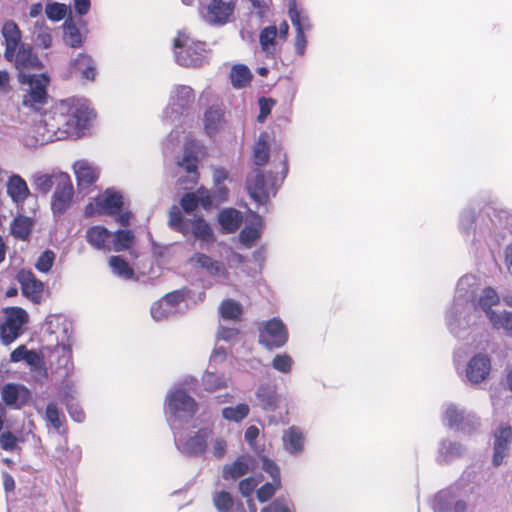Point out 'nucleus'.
I'll list each match as a JSON object with an SVG mask.
<instances>
[{
    "mask_svg": "<svg viewBox=\"0 0 512 512\" xmlns=\"http://www.w3.org/2000/svg\"><path fill=\"white\" fill-rule=\"evenodd\" d=\"M93 111L83 102L68 98L56 103L44 115L43 123L48 133L57 138L79 135L93 118Z\"/></svg>",
    "mask_w": 512,
    "mask_h": 512,
    "instance_id": "1",
    "label": "nucleus"
},
{
    "mask_svg": "<svg viewBox=\"0 0 512 512\" xmlns=\"http://www.w3.org/2000/svg\"><path fill=\"white\" fill-rule=\"evenodd\" d=\"M176 62L184 67H200L206 60V43L179 31L173 41Z\"/></svg>",
    "mask_w": 512,
    "mask_h": 512,
    "instance_id": "2",
    "label": "nucleus"
},
{
    "mask_svg": "<svg viewBox=\"0 0 512 512\" xmlns=\"http://www.w3.org/2000/svg\"><path fill=\"white\" fill-rule=\"evenodd\" d=\"M18 81L30 86V89L23 95V106L39 111L47 103V87L50 83L48 75L45 73H22L18 74Z\"/></svg>",
    "mask_w": 512,
    "mask_h": 512,
    "instance_id": "3",
    "label": "nucleus"
},
{
    "mask_svg": "<svg viewBox=\"0 0 512 512\" xmlns=\"http://www.w3.org/2000/svg\"><path fill=\"white\" fill-rule=\"evenodd\" d=\"M4 321L0 324V340L9 345L23 333V326L29 320L28 313L21 307L13 306L4 309Z\"/></svg>",
    "mask_w": 512,
    "mask_h": 512,
    "instance_id": "4",
    "label": "nucleus"
},
{
    "mask_svg": "<svg viewBox=\"0 0 512 512\" xmlns=\"http://www.w3.org/2000/svg\"><path fill=\"white\" fill-rule=\"evenodd\" d=\"M258 332L259 344L270 351L283 347L289 339L286 325L277 317L262 322Z\"/></svg>",
    "mask_w": 512,
    "mask_h": 512,
    "instance_id": "5",
    "label": "nucleus"
},
{
    "mask_svg": "<svg viewBox=\"0 0 512 512\" xmlns=\"http://www.w3.org/2000/svg\"><path fill=\"white\" fill-rule=\"evenodd\" d=\"M96 74V63L93 58L90 55L81 52L69 61L63 78H78L80 81L86 82L94 81Z\"/></svg>",
    "mask_w": 512,
    "mask_h": 512,
    "instance_id": "6",
    "label": "nucleus"
},
{
    "mask_svg": "<svg viewBox=\"0 0 512 512\" xmlns=\"http://www.w3.org/2000/svg\"><path fill=\"white\" fill-rule=\"evenodd\" d=\"M59 184L52 195L51 208L54 214H63L71 205L74 188L67 173H59Z\"/></svg>",
    "mask_w": 512,
    "mask_h": 512,
    "instance_id": "7",
    "label": "nucleus"
},
{
    "mask_svg": "<svg viewBox=\"0 0 512 512\" xmlns=\"http://www.w3.org/2000/svg\"><path fill=\"white\" fill-rule=\"evenodd\" d=\"M512 443V427L508 423H501L493 432L492 463L495 467L503 463Z\"/></svg>",
    "mask_w": 512,
    "mask_h": 512,
    "instance_id": "8",
    "label": "nucleus"
},
{
    "mask_svg": "<svg viewBox=\"0 0 512 512\" xmlns=\"http://www.w3.org/2000/svg\"><path fill=\"white\" fill-rule=\"evenodd\" d=\"M235 9L232 1L210 0L203 8V18L213 25H224L229 21Z\"/></svg>",
    "mask_w": 512,
    "mask_h": 512,
    "instance_id": "9",
    "label": "nucleus"
},
{
    "mask_svg": "<svg viewBox=\"0 0 512 512\" xmlns=\"http://www.w3.org/2000/svg\"><path fill=\"white\" fill-rule=\"evenodd\" d=\"M123 197L116 192H106L105 196L97 199L95 207L92 203L88 204L85 209V214L88 217L93 216L95 213L99 215H115L122 209Z\"/></svg>",
    "mask_w": 512,
    "mask_h": 512,
    "instance_id": "10",
    "label": "nucleus"
},
{
    "mask_svg": "<svg viewBox=\"0 0 512 512\" xmlns=\"http://www.w3.org/2000/svg\"><path fill=\"white\" fill-rule=\"evenodd\" d=\"M288 15L289 18L293 24V26L296 29V35H295V50L298 55H304L306 46H307V39L305 36V30H308L310 28V25L308 23L307 17H302L300 11L297 8L296 2L293 0L289 4L288 9Z\"/></svg>",
    "mask_w": 512,
    "mask_h": 512,
    "instance_id": "11",
    "label": "nucleus"
},
{
    "mask_svg": "<svg viewBox=\"0 0 512 512\" xmlns=\"http://www.w3.org/2000/svg\"><path fill=\"white\" fill-rule=\"evenodd\" d=\"M6 60L14 62L15 68L19 72L18 74L26 73V71L30 70H41L43 67L38 56L33 53L32 47L24 43L17 47L10 59Z\"/></svg>",
    "mask_w": 512,
    "mask_h": 512,
    "instance_id": "12",
    "label": "nucleus"
},
{
    "mask_svg": "<svg viewBox=\"0 0 512 512\" xmlns=\"http://www.w3.org/2000/svg\"><path fill=\"white\" fill-rule=\"evenodd\" d=\"M168 407L172 414H186L192 417L198 409V404L185 390L178 389L168 398Z\"/></svg>",
    "mask_w": 512,
    "mask_h": 512,
    "instance_id": "13",
    "label": "nucleus"
},
{
    "mask_svg": "<svg viewBox=\"0 0 512 512\" xmlns=\"http://www.w3.org/2000/svg\"><path fill=\"white\" fill-rule=\"evenodd\" d=\"M491 360L482 353L474 355L468 362L466 367V376L473 384L483 382L490 374Z\"/></svg>",
    "mask_w": 512,
    "mask_h": 512,
    "instance_id": "14",
    "label": "nucleus"
},
{
    "mask_svg": "<svg viewBox=\"0 0 512 512\" xmlns=\"http://www.w3.org/2000/svg\"><path fill=\"white\" fill-rule=\"evenodd\" d=\"M247 189L250 197L259 204H266L269 200V191L263 172L255 169L247 177Z\"/></svg>",
    "mask_w": 512,
    "mask_h": 512,
    "instance_id": "15",
    "label": "nucleus"
},
{
    "mask_svg": "<svg viewBox=\"0 0 512 512\" xmlns=\"http://www.w3.org/2000/svg\"><path fill=\"white\" fill-rule=\"evenodd\" d=\"M17 279L21 285L24 296L35 303H39L42 298L43 283L38 280L31 271L21 270Z\"/></svg>",
    "mask_w": 512,
    "mask_h": 512,
    "instance_id": "16",
    "label": "nucleus"
},
{
    "mask_svg": "<svg viewBox=\"0 0 512 512\" xmlns=\"http://www.w3.org/2000/svg\"><path fill=\"white\" fill-rule=\"evenodd\" d=\"M189 263L196 268L205 270L210 276H226L227 269L223 262L213 259L205 253L197 252L193 254Z\"/></svg>",
    "mask_w": 512,
    "mask_h": 512,
    "instance_id": "17",
    "label": "nucleus"
},
{
    "mask_svg": "<svg viewBox=\"0 0 512 512\" xmlns=\"http://www.w3.org/2000/svg\"><path fill=\"white\" fill-rule=\"evenodd\" d=\"M73 168L77 186L81 190L89 188L99 178V170L87 160H79L75 162Z\"/></svg>",
    "mask_w": 512,
    "mask_h": 512,
    "instance_id": "18",
    "label": "nucleus"
},
{
    "mask_svg": "<svg viewBox=\"0 0 512 512\" xmlns=\"http://www.w3.org/2000/svg\"><path fill=\"white\" fill-rule=\"evenodd\" d=\"M1 32L5 40L4 56L6 59H10L17 47L23 44L21 42L22 34L18 25L12 20L6 21L3 24Z\"/></svg>",
    "mask_w": 512,
    "mask_h": 512,
    "instance_id": "19",
    "label": "nucleus"
},
{
    "mask_svg": "<svg viewBox=\"0 0 512 512\" xmlns=\"http://www.w3.org/2000/svg\"><path fill=\"white\" fill-rule=\"evenodd\" d=\"M86 241L96 250L111 251L112 233L104 226L95 225L86 230Z\"/></svg>",
    "mask_w": 512,
    "mask_h": 512,
    "instance_id": "20",
    "label": "nucleus"
},
{
    "mask_svg": "<svg viewBox=\"0 0 512 512\" xmlns=\"http://www.w3.org/2000/svg\"><path fill=\"white\" fill-rule=\"evenodd\" d=\"M252 459L249 455H240L232 463L226 464L222 469L224 480H237L250 471Z\"/></svg>",
    "mask_w": 512,
    "mask_h": 512,
    "instance_id": "21",
    "label": "nucleus"
},
{
    "mask_svg": "<svg viewBox=\"0 0 512 512\" xmlns=\"http://www.w3.org/2000/svg\"><path fill=\"white\" fill-rule=\"evenodd\" d=\"M210 431L207 429H199L194 436L189 437L183 443V452L190 456L203 454L207 449V439Z\"/></svg>",
    "mask_w": 512,
    "mask_h": 512,
    "instance_id": "22",
    "label": "nucleus"
},
{
    "mask_svg": "<svg viewBox=\"0 0 512 512\" xmlns=\"http://www.w3.org/2000/svg\"><path fill=\"white\" fill-rule=\"evenodd\" d=\"M7 193L15 203H23L30 196L26 181L16 174L7 182Z\"/></svg>",
    "mask_w": 512,
    "mask_h": 512,
    "instance_id": "23",
    "label": "nucleus"
},
{
    "mask_svg": "<svg viewBox=\"0 0 512 512\" xmlns=\"http://www.w3.org/2000/svg\"><path fill=\"white\" fill-rule=\"evenodd\" d=\"M241 213L234 208L222 209L218 214V222L225 233L236 232L242 223Z\"/></svg>",
    "mask_w": 512,
    "mask_h": 512,
    "instance_id": "24",
    "label": "nucleus"
},
{
    "mask_svg": "<svg viewBox=\"0 0 512 512\" xmlns=\"http://www.w3.org/2000/svg\"><path fill=\"white\" fill-rule=\"evenodd\" d=\"M256 398L263 410L274 411L279 404V396L276 387L270 384H262L256 391Z\"/></svg>",
    "mask_w": 512,
    "mask_h": 512,
    "instance_id": "25",
    "label": "nucleus"
},
{
    "mask_svg": "<svg viewBox=\"0 0 512 512\" xmlns=\"http://www.w3.org/2000/svg\"><path fill=\"white\" fill-rule=\"evenodd\" d=\"M225 123L222 109L212 106L204 114V128L208 135L213 136L220 131Z\"/></svg>",
    "mask_w": 512,
    "mask_h": 512,
    "instance_id": "26",
    "label": "nucleus"
},
{
    "mask_svg": "<svg viewBox=\"0 0 512 512\" xmlns=\"http://www.w3.org/2000/svg\"><path fill=\"white\" fill-rule=\"evenodd\" d=\"M34 221L32 218L18 215L11 223V234L20 240H27L33 230Z\"/></svg>",
    "mask_w": 512,
    "mask_h": 512,
    "instance_id": "27",
    "label": "nucleus"
},
{
    "mask_svg": "<svg viewBox=\"0 0 512 512\" xmlns=\"http://www.w3.org/2000/svg\"><path fill=\"white\" fill-rule=\"evenodd\" d=\"M278 30L275 25L263 28L259 35L261 49L267 56H274L276 50V37Z\"/></svg>",
    "mask_w": 512,
    "mask_h": 512,
    "instance_id": "28",
    "label": "nucleus"
},
{
    "mask_svg": "<svg viewBox=\"0 0 512 512\" xmlns=\"http://www.w3.org/2000/svg\"><path fill=\"white\" fill-rule=\"evenodd\" d=\"M45 419L58 433H67L65 416L60 413L56 403H48L45 411Z\"/></svg>",
    "mask_w": 512,
    "mask_h": 512,
    "instance_id": "29",
    "label": "nucleus"
},
{
    "mask_svg": "<svg viewBox=\"0 0 512 512\" xmlns=\"http://www.w3.org/2000/svg\"><path fill=\"white\" fill-rule=\"evenodd\" d=\"M283 441L286 449L292 454L299 453L303 450L304 436L297 427H290L283 436Z\"/></svg>",
    "mask_w": 512,
    "mask_h": 512,
    "instance_id": "30",
    "label": "nucleus"
},
{
    "mask_svg": "<svg viewBox=\"0 0 512 512\" xmlns=\"http://www.w3.org/2000/svg\"><path fill=\"white\" fill-rule=\"evenodd\" d=\"M111 250L121 252L130 249L134 243V233L131 230L119 229L112 233Z\"/></svg>",
    "mask_w": 512,
    "mask_h": 512,
    "instance_id": "31",
    "label": "nucleus"
},
{
    "mask_svg": "<svg viewBox=\"0 0 512 512\" xmlns=\"http://www.w3.org/2000/svg\"><path fill=\"white\" fill-rule=\"evenodd\" d=\"M193 236L204 242L214 241V233L211 226L205 221L203 217H196L190 220Z\"/></svg>",
    "mask_w": 512,
    "mask_h": 512,
    "instance_id": "32",
    "label": "nucleus"
},
{
    "mask_svg": "<svg viewBox=\"0 0 512 512\" xmlns=\"http://www.w3.org/2000/svg\"><path fill=\"white\" fill-rule=\"evenodd\" d=\"M168 224L171 229L186 236L190 232V220H185L178 206L173 205L169 210Z\"/></svg>",
    "mask_w": 512,
    "mask_h": 512,
    "instance_id": "33",
    "label": "nucleus"
},
{
    "mask_svg": "<svg viewBox=\"0 0 512 512\" xmlns=\"http://www.w3.org/2000/svg\"><path fill=\"white\" fill-rule=\"evenodd\" d=\"M63 39L66 45L72 48H79L84 43V37L77 26L73 23L72 19H68L64 23Z\"/></svg>",
    "mask_w": 512,
    "mask_h": 512,
    "instance_id": "34",
    "label": "nucleus"
},
{
    "mask_svg": "<svg viewBox=\"0 0 512 512\" xmlns=\"http://www.w3.org/2000/svg\"><path fill=\"white\" fill-rule=\"evenodd\" d=\"M109 266L112 271L121 278L130 280L135 277L134 269L121 256H111L109 259Z\"/></svg>",
    "mask_w": 512,
    "mask_h": 512,
    "instance_id": "35",
    "label": "nucleus"
},
{
    "mask_svg": "<svg viewBox=\"0 0 512 512\" xmlns=\"http://www.w3.org/2000/svg\"><path fill=\"white\" fill-rule=\"evenodd\" d=\"M261 222L253 225L245 226L239 233V241L246 247L251 248L254 243L261 237Z\"/></svg>",
    "mask_w": 512,
    "mask_h": 512,
    "instance_id": "36",
    "label": "nucleus"
},
{
    "mask_svg": "<svg viewBox=\"0 0 512 512\" xmlns=\"http://www.w3.org/2000/svg\"><path fill=\"white\" fill-rule=\"evenodd\" d=\"M194 98L195 94L191 87L186 85H178L174 89L172 105L185 108L194 101Z\"/></svg>",
    "mask_w": 512,
    "mask_h": 512,
    "instance_id": "37",
    "label": "nucleus"
},
{
    "mask_svg": "<svg viewBox=\"0 0 512 512\" xmlns=\"http://www.w3.org/2000/svg\"><path fill=\"white\" fill-rule=\"evenodd\" d=\"M231 83L235 88H243L247 86L252 75L248 67L242 64L234 65L230 73Z\"/></svg>",
    "mask_w": 512,
    "mask_h": 512,
    "instance_id": "38",
    "label": "nucleus"
},
{
    "mask_svg": "<svg viewBox=\"0 0 512 512\" xmlns=\"http://www.w3.org/2000/svg\"><path fill=\"white\" fill-rule=\"evenodd\" d=\"M202 383L204 389L210 393L225 388L227 386V382L224 375H219L217 373L210 371L205 372V374L202 377Z\"/></svg>",
    "mask_w": 512,
    "mask_h": 512,
    "instance_id": "39",
    "label": "nucleus"
},
{
    "mask_svg": "<svg viewBox=\"0 0 512 512\" xmlns=\"http://www.w3.org/2000/svg\"><path fill=\"white\" fill-rule=\"evenodd\" d=\"M213 504L218 512H232L235 505L232 495L225 491H217L213 494Z\"/></svg>",
    "mask_w": 512,
    "mask_h": 512,
    "instance_id": "40",
    "label": "nucleus"
},
{
    "mask_svg": "<svg viewBox=\"0 0 512 512\" xmlns=\"http://www.w3.org/2000/svg\"><path fill=\"white\" fill-rule=\"evenodd\" d=\"M250 408L245 403H239L235 407H225L222 410V416L224 419L232 422H241L249 414Z\"/></svg>",
    "mask_w": 512,
    "mask_h": 512,
    "instance_id": "41",
    "label": "nucleus"
},
{
    "mask_svg": "<svg viewBox=\"0 0 512 512\" xmlns=\"http://www.w3.org/2000/svg\"><path fill=\"white\" fill-rule=\"evenodd\" d=\"M243 313L240 303L227 299L220 304V314L224 319L238 320Z\"/></svg>",
    "mask_w": 512,
    "mask_h": 512,
    "instance_id": "42",
    "label": "nucleus"
},
{
    "mask_svg": "<svg viewBox=\"0 0 512 512\" xmlns=\"http://www.w3.org/2000/svg\"><path fill=\"white\" fill-rule=\"evenodd\" d=\"M498 302H499L498 294L491 287L485 288L479 298V305L485 311V313L489 319H490V313L493 312L491 310L492 306L497 305Z\"/></svg>",
    "mask_w": 512,
    "mask_h": 512,
    "instance_id": "43",
    "label": "nucleus"
},
{
    "mask_svg": "<svg viewBox=\"0 0 512 512\" xmlns=\"http://www.w3.org/2000/svg\"><path fill=\"white\" fill-rule=\"evenodd\" d=\"M59 182V173L43 174L35 178V187L40 193L47 194L53 186L56 188Z\"/></svg>",
    "mask_w": 512,
    "mask_h": 512,
    "instance_id": "44",
    "label": "nucleus"
},
{
    "mask_svg": "<svg viewBox=\"0 0 512 512\" xmlns=\"http://www.w3.org/2000/svg\"><path fill=\"white\" fill-rule=\"evenodd\" d=\"M269 145L266 140L259 139L253 149V161L257 166H264L269 160Z\"/></svg>",
    "mask_w": 512,
    "mask_h": 512,
    "instance_id": "45",
    "label": "nucleus"
},
{
    "mask_svg": "<svg viewBox=\"0 0 512 512\" xmlns=\"http://www.w3.org/2000/svg\"><path fill=\"white\" fill-rule=\"evenodd\" d=\"M496 328H503L509 336L512 337V312H504L503 314L490 313L489 319Z\"/></svg>",
    "mask_w": 512,
    "mask_h": 512,
    "instance_id": "46",
    "label": "nucleus"
},
{
    "mask_svg": "<svg viewBox=\"0 0 512 512\" xmlns=\"http://www.w3.org/2000/svg\"><path fill=\"white\" fill-rule=\"evenodd\" d=\"M282 486L281 482L278 481H272L267 482L263 484L258 490H257V499L259 502L264 503L270 500L275 492L279 490Z\"/></svg>",
    "mask_w": 512,
    "mask_h": 512,
    "instance_id": "47",
    "label": "nucleus"
},
{
    "mask_svg": "<svg viewBox=\"0 0 512 512\" xmlns=\"http://www.w3.org/2000/svg\"><path fill=\"white\" fill-rule=\"evenodd\" d=\"M34 33L36 34V41L40 46L45 49L51 47L52 36L48 27L44 24L36 23Z\"/></svg>",
    "mask_w": 512,
    "mask_h": 512,
    "instance_id": "48",
    "label": "nucleus"
},
{
    "mask_svg": "<svg viewBox=\"0 0 512 512\" xmlns=\"http://www.w3.org/2000/svg\"><path fill=\"white\" fill-rule=\"evenodd\" d=\"M55 260V253L52 250H45L37 259L35 267L38 271L47 273L52 268Z\"/></svg>",
    "mask_w": 512,
    "mask_h": 512,
    "instance_id": "49",
    "label": "nucleus"
},
{
    "mask_svg": "<svg viewBox=\"0 0 512 512\" xmlns=\"http://www.w3.org/2000/svg\"><path fill=\"white\" fill-rule=\"evenodd\" d=\"M68 8L65 4L53 3L46 7V15L50 20L60 21L67 14Z\"/></svg>",
    "mask_w": 512,
    "mask_h": 512,
    "instance_id": "50",
    "label": "nucleus"
},
{
    "mask_svg": "<svg viewBox=\"0 0 512 512\" xmlns=\"http://www.w3.org/2000/svg\"><path fill=\"white\" fill-rule=\"evenodd\" d=\"M292 364L293 360L288 354H277L272 361L273 368L282 373L290 372Z\"/></svg>",
    "mask_w": 512,
    "mask_h": 512,
    "instance_id": "51",
    "label": "nucleus"
},
{
    "mask_svg": "<svg viewBox=\"0 0 512 512\" xmlns=\"http://www.w3.org/2000/svg\"><path fill=\"white\" fill-rule=\"evenodd\" d=\"M1 396L2 400L7 405H14L16 404L18 397H19V390L17 385L8 383L2 387L1 390Z\"/></svg>",
    "mask_w": 512,
    "mask_h": 512,
    "instance_id": "52",
    "label": "nucleus"
},
{
    "mask_svg": "<svg viewBox=\"0 0 512 512\" xmlns=\"http://www.w3.org/2000/svg\"><path fill=\"white\" fill-rule=\"evenodd\" d=\"M185 297V290H174L165 294L160 300H162L166 306H169L172 309L183 302Z\"/></svg>",
    "mask_w": 512,
    "mask_h": 512,
    "instance_id": "53",
    "label": "nucleus"
},
{
    "mask_svg": "<svg viewBox=\"0 0 512 512\" xmlns=\"http://www.w3.org/2000/svg\"><path fill=\"white\" fill-rule=\"evenodd\" d=\"M180 204H181L182 209L186 213L194 212L199 205V200H198L197 194H195L193 192L185 193L181 197Z\"/></svg>",
    "mask_w": 512,
    "mask_h": 512,
    "instance_id": "54",
    "label": "nucleus"
},
{
    "mask_svg": "<svg viewBox=\"0 0 512 512\" xmlns=\"http://www.w3.org/2000/svg\"><path fill=\"white\" fill-rule=\"evenodd\" d=\"M172 312L169 306H166L162 300L155 302L151 307V315L153 319L161 321L166 319Z\"/></svg>",
    "mask_w": 512,
    "mask_h": 512,
    "instance_id": "55",
    "label": "nucleus"
},
{
    "mask_svg": "<svg viewBox=\"0 0 512 512\" xmlns=\"http://www.w3.org/2000/svg\"><path fill=\"white\" fill-rule=\"evenodd\" d=\"M261 460L262 469L271 476L272 481L281 482L280 469L278 465L266 456H263Z\"/></svg>",
    "mask_w": 512,
    "mask_h": 512,
    "instance_id": "56",
    "label": "nucleus"
},
{
    "mask_svg": "<svg viewBox=\"0 0 512 512\" xmlns=\"http://www.w3.org/2000/svg\"><path fill=\"white\" fill-rule=\"evenodd\" d=\"M258 485V481L254 477H247L239 481L238 489L243 497H249Z\"/></svg>",
    "mask_w": 512,
    "mask_h": 512,
    "instance_id": "57",
    "label": "nucleus"
},
{
    "mask_svg": "<svg viewBox=\"0 0 512 512\" xmlns=\"http://www.w3.org/2000/svg\"><path fill=\"white\" fill-rule=\"evenodd\" d=\"M179 166H181L187 173H197L198 159L195 155L185 151L182 160L179 162Z\"/></svg>",
    "mask_w": 512,
    "mask_h": 512,
    "instance_id": "58",
    "label": "nucleus"
},
{
    "mask_svg": "<svg viewBox=\"0 0 512 512\" xmlns=\"http://www.w3.org/2000/svg\"><path fill=\"white\" fill-rule=\"evenodd\" d=\"M0 445L5 451H13L17 445V438L10 431L3 432L0 435Z\"/></svg>",
    "mask_w": 512,
    "mask_h": 512,
    "instance_id": "59",
    "label": "nucleus"
},
{
    "mask_svg": "<svg viewBox=\"0 0 512 512\" xmlns=\"http://www.w3.org/2000/svg\"><path fill=\"white\" fill-rule=\"evenodd\" d=\"M275 100L271 98L261 97L259 99L260 112L258 116L259 121H264L267 116L271 113L272 107L275 105Z\"/></svg>",
    "mask_w": 512,
    "mask_h": 512,
    "instance_id": "60",
    "label": "nucleus"
},
{
    "mask_svg": "<svg viewBox=\"0 0 512 512\" xmlns=\"http://www.w3.org/2000/svg\"><path fill=\"white\" fill-rule=\"evenodd\" d=\"M445 417L450 426L458 425L463 421V414L455 406L447 408Z\"/></svg>",
    "mask_w": 512,
    "mask_h": 512,
    "instance_id": "61",
    "label": "nucleus"
},
{
    "mask_svg": "<svg viewBox=\"0 0 512 512\" xmlns=\"http://www.w3.org/2000/svg\"><path fill=\"white\" fill-rule=\"evenodd\" d=\"M260 512H292L290 508L279 499L273 501L268 507L263 508Z\"/></svg>",
    "mask_w": 512,
    "mask_h": 512,
    "instance_id": "62",
    "label": "nucleus"
},
{
    "mask_svg": "<svg viewBox=\"0 0 512 512\" xmlns=\"http://www.w3.org/2000/svg\"><path fill=\"white\" fill-rule=\"evenodd\" d=\"M252 7L256 10L259 17H264L269 9L267 0H248Z\"/></svg>",
    "mask_w": 512,
    "mask_h": 512,
    "instance_id": "63",
    "label": "nucleus"
},
{
    "mask_svg": "<svg viewBox=\"0 0 512 512\" xmlns=\"http://www.w3.org/2000/svg\"><path fill=\"white\" fill-rule=\"evenodd\" d=\"M449 495L447 493H440L436 496L434 501V509L436 512H446L448 510L447 500Z\"/></svg>",
    "mask_w": 512,
    "mask_h": 512,
    "instance_id": "64",
    "label": "nucleus"
}]
</instances>
